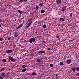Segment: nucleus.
Here are the masks:
<instances>
[{
  "instance_id": "6e6552de",
  "label": "nucleus",
  "mask_w": 79,
  "mask_h": 79,
  "mask_svg": "<svg viewBox=\"0 0 79 79\" xmlns=\"http://www.w3.org/2000/svg\"><path fill=\"white\" fill-rule=\"evenodd\" d=\"M71 59H69L67 60L66 61V63H67V64H70L71 63Z\"/></svg>"
},
{
  "instance_id": "7c9ffc66",
  "label": "nucleus",
  "mask_w": 79,
  "mask_h": 79,
  "mask_svg": "<svg viewBox=\"0 0 79 79\" xmlns=\"http://www.w3.org/2000/svg\"><path fill=\"white\" fill-rule=\"evenodd\" d=\"M70 16H71V17H72L73 16V14L72 13H71L70 14Z\"/></svg>"
},
{
  "instance_id": "a18cd8bd",
  "label": "nucleus",
  "mask_w": 79,
  "mask_h": 79,
  "mask_svg": "<svg viewBox=\"0 0 79 79\" xmlns=\"http://www.w3.org/2000/svg\"><path fill=\"white\" fill-rule=\"evenodd\" d=\"M43 42H44V43H45V41H44Z\"/></svg>"
},
{
  "instance_id": "20e7f679",
  "label": "nucleus",
  "mask_w": 79,
  "mask_h": 79,
  "mask_svg": "<svg viewBox=\"0 0 79 79\" xmlns=\"http://www.w3.org/2000/svg\"><path fill=\"white\" fill-rule=\"evenodd\" d=\"M56 3L57 4H60L61 3V0H56Z\"/></svg>"
},
{
  "instance_id": "58836bf2",
  "label": "nucleus",
  "mask_w": 79,
  "mask_h": 79,
  "mask_svg": "<svg viewBox=\"0 0 79 79\" xmlns=\"http://www.w3.org/2000/svg\"><path fill=\"white\" fill-rule=\"evenodd\" d=\"M8 40H10V38H8Z\"/></svg>"
},
{
  "instance_id": "dca6fc26",
  "label": "nucleus",
  "mask_w": 79,
  "mask_h": 79,
  "mask_svg": "<svg viewBox=\"0 0 79 79\" xmlns=\"http://www.w3.org/2000/svg\"><path fill=\"white\" fill-rule=\"evenodd\" d=\"M8 58H9V59L10 60H11L13 58V57H12L11 56H9Z\"/></svg>"
},
{
  "instance_id": "2eb2a0df",
  "label": "nucleus",
  "mask_w": 79,
  "mask_h": 79,
  "mask_svg": "<svg viewBox=\"0 0 79 79\" xmlns=\"http://www.w3.org/2000/svg\"><path fill=\"white\" fill-rule=\"evenodd\" d=\"M2 77H5V73H3L1 74Z\"/></svg>"
},
{
  "instance_id": "f257e3e1",
  "label": "nucleus",
  "mask_w": 79,
  "mask_h": 79,
  "mask_svg": "<svg viewBox=\"0 0 79 79\" xmlns=\"http://www.w3.org/2000/svg\"><path fill=\"white\" fill-rule=\"evenodd\" d=\"M35 39L34 38H32L30 39L29 41V42H30V44H32V42L34 43L35 42Z\"/></svg>"
},
{
  "instance_id": "a878e982",
  "label": "nucleus",
  "mask_w": 79,
  "mask_h": 79,
  "mask_svg": "<svg viewBox=\"0 0 79 79\" xmlns=\"http://www.w3.org/2000/svg\"><path fill=\"white\" fill-rule=\"evenodd\" d=\"M6 76H9V75L10 74V73H6Z\"/></svg>"
},
{
  "instance_id": "b1692460",
  "label": "nucleus",
  "mask_w": 79,
  "mask_h": 79,
  "mask_svg": "<svg viewBox=\"0 0 79 79\" xmlns=\"http://www.w3.org/2000/svg\"><path fill=\"white\" fill-rule=\"evenodd\" d=\"M76 69L77 71H79V67H77Z\"/></svg>"
},
{
  "instance_id": "c9c22d12",
  "label": "nucleus",
  "mask_w": 79,
  "mask_h": 79,
  "mask_svg": "<svg viewBox=\"0 0 79 79\" xmlns=\"http://www.w3.org/2000/svg\"><path fill=\"white\" fill-rule=\"evenodd\" d=\"M0 79H3V78L2 77L0 76Z\"/></svg>"
},
{
  "instance_id": "49530a36",
  "label": "nucleus",
  "mask_w": 79,
  "mask_h": 79,
  "mask_svg": "<svg viewBox=\"0 0 79 79\" xmlns=\"http://www.w3.org/2000/svg\"><path fill=\"white\" fill-rule=\"evenodd\" d=\"M1 27V25H0V28Z\"/></svg>"
},
{
  "instance_id": "cd10ccee",
  "label": "nucleus",
  "mask_w": 79,
  "mask_h": 79,
  "mask_svg": "<svg viewBox=\"0 0 79 79\" xmlns=\"http://www.w3.org/2000/svg\"><path fill=\"white\" fill-rule=\"evenodd\" d=\"M0 41H2L3 40V39L2 38H0Z\"/></svg>"
},
{
  "instance_id": "a211bd4d",
  "label": "nucleus",
  "mask_w": 79,
  "mask_h": 79,
  "mask_svg": "<svg viewBox=\"0 0 79 79\" xmlns=\"http://www.w3.org/2000/svg\"><path fill=\"white\" fill-rule=\"evenodd\" d=\"M5 70V69L4 68H2L1 69V71H4Z\"/></svg>"
},
{
  "instance_id": "5701e85b",
  "label": "nucleus",
  "mask_w": 79,
  "mask_h": 79,
  "mask_svg": "<svg viewBox=\"0 0 79 79\" xmlns=\"http://www.w3.org/2000/svg\"><path fill=\"white\" fill-rule=\"evenodd\" d=\"M2 61H3L4 62H6V60L5 59H3L2 60Z\"/></svg>"
},
{
  "instance_id": "37998d69",
  "label": "nucleus",
  "mask_w": 79,
  "mask_h": 79,
  "mask_svg": "<svg viewBox=\"0 0 79 79\" xmlns=\"http://www.w3.org/2000/svg\"><path fill=\"white\" fill-rule=\"evenodd\" d=\"M56 78L57 79V77H56Z\"/></svg>"
},
{
  "instance_id": "4c0bfd02",
  "label": "nucleus",
  "mask_w": 79,
  "mask_h": 79,
  "mask_svg": "<svg viewBox=\"0 0 79 79\" xmlns=\"http://www.w3.org/2000/svg\"><path fill=\"white\" fill-rule=\"evenodd\" d=\"M47 50H50V48H48L47 49Z\"/></svg>"
},
{
  "instance_id": "f3484780",
  "label": "nucleus",
  "mask_w": 79,
  "mask_h": 79,
  "mask_svg": "<svg viewBox=\"0 0 79 79\" xmlns=\"http://www.w3.org/2000/svg\"><path fill=\"white\" fill-rule=\"evenodd\" d=\"M60 19L62 21H64V19L63 18H60Z\"/></svg>"
},
{
  "instance_id": "72a5a7b5",
  "label": "nucleus",
  "mask_w": 79,
  "mask_h": 79,
  "mask_svg": "<svg viewBox=\"0 0 79 79\" xmlns=\"http://www.w3.org/2000/svg\"><path fill=\"white\" fill-rule=\"evenodd\" d=\"M36 9H37H37H39V6H36Z\"/></svg>"
},
{
  "instance_id": "1a4fd4ad",
  "label": "nucleus",
  "mask_w": 79,
  "mask_h": 79,
  "mask_svg": "<svg viewBox=\"0 0 79 79\" xmlns=\"http://www.w3.org/2000/svg\"><path fill=\"white\" fill-rule=\"evenodd\" d=\"M19 35H18V33L17 32H15V37H17Z\"/></svg>"
},
{
  "instance_id": "ea45409f",
  "label": "nucleus",
  "mask_w": 79,
  "mask_h": 79,
  "mask_svg": "<svg viewBox=\"0 0 79 79\" xmlns=\"http://www.w3.org/2000/svg\"><path fill=\"white\" fill-rule=\"evenodd\" d=\"M56 77H57V76H58V74H56Z\"/></svg>"
},
{
  "instance_id": "39448f33",
  "label": "nucleus",
  "mask_w": 79,
  "mask_h": 79,
  "mask_svg": "<svg viewBox=\"0 0 79 79\" xmlns=\"http://www.w3.org/2000/svg\"><path fill=\"white\" fill-rule=\"evenodd\" d=\"M23 24H20L18 27H17V29H19V28H21V27H23Z\"/></svg>"
},
{
  "instance_id": "f704fd0d",
  "label": "nucleus",
  "mask_w": 79,
  "mask_h": 79,
  "mask_svg": "<svg viewBox=\"0 0 79 79\" xmlns=\"http://www.w3.org/2000/svg\"><path fill=\"white\" fill-rule=\"evenodd\" d=\"M77 76H79V73H77V74H76Z\"/></svg>"
},
{
  "instance_id": "4468645a",
  "label": "nucleus",
  "mask_w": 79,
  "mask_h": 79,
  "mask_svg": "<svg viewBox=\"0 0 79 79\" xmlns=\"http://www.w3.org/2000/svg\"><path fill=\"white\" fill-rule=\"evenodd\" d=\"M17 11H18V12H19V13H20V14H22L23 11L20 10H18Z\"/></svg>"
},
{
  "instance_id": "c03bdc74",
  "label": "nucleus",
  "mask_w": 79,
  "mask_h": 79,
  "mask_svg": "<svg viewBox=\"0 0 79 79\" xmlns=\"http://www.w3.org/2000/svg\"><path fill=\"white\" fill-rule=\"evenodd\" d=\"M6 6H8V5H7V6H6Z\"/></svg>"
},
{
  "instance_id": "9b49d317",
  "label": "nucleus",
  "mask_w": 79,
  "mask_h": 79,
  "mask_svg": "<svg viewBox=\"0 0 79 79\" xmlns=\"http://www.w3.org/2000/svg\"><path fill=\"white\" fill-rule=\"evenodd\" d=\"M36 61L37 62H38L39 63L40 62H41V60H40V58L37 59L36 60Z\"/></svg>"
},
{
  "instance_id": "f03ea898",
  "label": "nucleus",
  "mask_w": 79,
  "mask_h": 79,
  "mask_svg": "<svg viewBox=\"0 0 79 79\" xmlns=\"http://www.w3.org/2000/svg\"><path fill=\"white\" fill-rule=\"evenodd\" d=\"M31 24H32V22H31L28 23L26 26V28L27 29V28H28V27H29V26H31Z\"/></svg>"
},
{
  "instance_id": "6ab92c4d",
  "label": "nucleus",
  "mask_w": 79,
  "mask_h": 79,
  "mask_svg": "<svg viewBox=\"0 0 79 79\" xmlns=\"http://www.w3.org/2000/svg\"><path fill=\"white\" fill-rule=\"evenodd\" d=\"M45 10H42L41 11V13H45Z\"/></svg>"
},
{
  "instance_id": "393cba45",
  "label": "nucleus",
  "mask_w": 79,
  "mask_h": 79,
  "mask_svg": "<svg viewBox=\"0 0 79 79\" xmlns=\"http://www.w3.org/2000/svg\"><path fill=\"white\" fill-rule=\"evenodd\" d=\"M56 38H57V39H60V36H58V35H57L56 36Z\"/></svg>"
},
{
  "instance_id": "a19ab883",
  "label": "nucleus",
  "mask_w": 79,
  "mask_h": 79,
  "mask_svg": "<svg viewBox=\"0 0 79 79\" xmlns=\"http://www.w3.org/2000/svg\"><path fill=\"white\" fill-rule=\"evenodd\" d=\"M2 20L0 19V23H2Z\"/></svg>"
},
{
  "instance_id": "2f4dec72",
  "label": "nucleus",
  "mask_w": 79,
  "mask_h": 79,
  "mask_svg": "<svg viewBox=\"0 0 79 79\" xmlns=\"http://www.w3.org/2000/svg\"><path fill=\"white\" fill-rule=\"evenodd\" d=\"M38 53H41V54L42 53V51H40L38 52Z\"/></svg>"
},
{
  "instance_id": "423d86ee",
  "label": "nucleus",
  "mask_w": 79,
  "mask_h": 79,
  "mask_svg": "<svg viewBox=\"0 0 79 79\" xmlns=\"http://www.w3.org/2000/svg\"><path fill=\"white\" fill-rule=\"evenodd\" d=\"M6 52L7 53H11L13 52V51L11 50H8L6 51Z\"/></svg>"
},
{
  "instance_id": "0eeeda50",
  "label": "nucleus",
  "mask_w": 79,
  "mask_h": 79,
  "mask_svg": "<svg viewBox=\"0 0 79 79\" xmlns=\"http://www.w3.org/2000/svg\"><path fill=\"white\" fill-rule=\"evenodd\" d=\"M71 69H72V70L73 72H75L76 71V68H75L73 67H72L71 68Z\"/></svg>"
},
{
  "instance_id": "c756f323",
  "label": "nucleus",
  "mask_w": 79,
  "mask_h": 79,
  "mask_svg": "<svg viewBox=\"0 0 79 79\" xmlns=\"http://www.w3.org/2000/svg\"><path fill=\"white\" fill-rule=\"evenodd\" d=\"M53 65L52 64H50V67H53Z\"/></svg>"
},
{
  "instance_id": "e433bc0d",
  "label": "nucleus",
  "mask_w": 79,
  "mask_h": 79,
  "mask_svg": "<svg viewBox=\"0 0 79 79\" xmlns=\"http://www.w3.org/2000/svg\"><path fill=\"white\" fill-rule=\"evenodd\" d=\"M27 0H23V2H27Z\"/></svg>"
},
{
  "instance_id": "9d476101",
  "label": "nucleus",
  "mask_w": 79,
  "mask_h": 79,
  "mask_svg": "<svg viewBox=\"0 0 79 79\" xmlns=\"http://www.w3.org/2000/svg\"><path fill=\"white\" fill-rule=\"evenodd\" d=\"M26 70H27V69H26V68L23 69L22 70L21 72L24 73V72H26Z\"/></svg>"
},
{
  "instance_id": "79ce46f5",
  "label": "nucleus",
  "mask_w": 79,
  "mask_h": 79,
  "mask_svg": "<svg viewBox=\"0 0 79 79\" xmlns=\"http://www.w3.org/2000/svg\"><path fill=\"white\" fill-rule=\"evenodd\" d=\"M17 79H21V78H17Z\"/></svg>"
},
{
  "instance_id": "ddd939ff",
  "label": "nucleus",
  "mask_w": 79,
  "mask_h": 79,
  "mask_svg": "<svg viewBox=\"0 0 79 79\" xmlns=\"http://www.w3.org/2000/svg\"><path fill=\"white\" fill-rule=\"evenodd\" d=\"M32 76H37V74L35 73V72H34L32 73Z\"/></svg>"
},
{
  "instance_id": "bb28decb",
  "label": "nucleus",
  "mask_w": 79,
  "mask_h": 79,
  "mask_svg": "<svg viewBox=\"0 0 79 79\" xmlns=\"http://www.w3.org/2000/svg\"><path fill=\"white\" fill-rule=\"evenodd\" d=\"M23 1L24 0H20V1H19V2H20V3H22Z\"/></svg>"
},
{
  "instance_id": "412c9836",
  "label": "nucleus",
  "mask_w": 79,
  "mask_h": 79,
  "mask_svg": "<svg viewBox=\"0 0 79 79\" xmlns=\"http://www.w3.org/2000/svg\"><path fill=\"white\" fill-rule=\"evenodd\" d=\"M60 65H61L62 66H63V65H64V64L63 62H60Z\"/></svg>"
},
{
  "instance_id": "4be33fe9",
  "label": "nucleus",
  "mask_w": 79,
  "mask_h": 79,
  "mask_svg": "<svg viewBox=\"0 0 79 79\" xmlns=\"http://www.w3.org/2000/svg\"><path fill=\"white\" fill-rule=\"evenodd\" d=\"M10 60L11 61H12L13 62H15V59L13 58H12V60Z\"/></svg>"
},
{
  "instance_id": "aec40b11",
  "label": "nucleus",
  "mask_w": 79,
  "mask_h": 79,
  "mask_svg": "<svg viewBox=\"0 0 79 79\" xmlns=\"http://www.w3.org/2000/svg\"><path fill=\"white\" fill-rule=\"evenodd\" d=\"M46 27H47V25L45 24L43 26V28H45Z\"/></svg>"
},
{
  "instance_id": "7ed1b4c3",
  "label": "nucleus",
  "mask_w": 79,
  "mask_h": 79,
  "mask_svg": "<svg viewBox=\"0 0 79 79\" xmlns=\"http://www.w3.org/2000/svg\"><path fill=\"white\" fill-rule=\"evenodd\" d=\"M66 6H63L61 10L63 12H64V11H65V10L66 9Z\"/></svg>"
},
{
  "instance_id": "473e14b6",
  "label": "nucleus",
  "mask_w": 79,
  "mask_h": 79,
  "mask_svg": "<svg viewBox=\"0 0 79 79\" xmlns=\"http://www.w3.org/2000/svg\"><path fill=\"white\" fill-rule=\"evenodd\" d=\"M45 53V51H42V53Z\"/></svg>"
},
{
  "instance_id": "c85d7f7f",
  "label": "nucleus",
  "mask_w": 79,
  "mask_h": 79,
  "mask_svg": "<svg viewBox=\"0 0 79 79\" xmlns=\"http://www.w3.org/2000/svg\"><path fill=\"white\" fill-rule=\"evenodd\" d=\"M22 67L23 68H26V65H22Z\"/></svg>"
},
{
  "instance_id": "f8f14e48",
  "label": "nucleus",
  "mask_w": 79,
  "mask_h": 79,
  "mask_svg": "<svg viewBox=\"0 0 79 79\" xmlns=\"http://www.w3.org/2000/svg\"><path fill=\"white\" fill-rule=\"evenodd\" d=\"M44 2H42V3H40L39 4L40 6L41 7H42V6H43V5H44Z\"/></svg>"
}]
</instances>
